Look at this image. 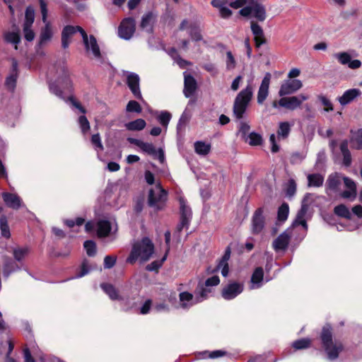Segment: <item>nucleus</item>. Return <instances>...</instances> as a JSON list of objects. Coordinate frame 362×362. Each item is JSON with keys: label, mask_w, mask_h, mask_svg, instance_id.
Wrapping results in <instances>:
<instances>
[{"label": "nucleus", "mask_w": 362, "mask_h": 362, "mask_svg": "<svg viewBox=\"0 0 362 362\" xmlns=\"http://www.w3.org/2000/svg\"><path fill=\"white\" fill-rule=\"evenodd\" d=\"M101 288L104 292L110 297L111 300H121V297L118 294L117 290L110 284H102L100 285Z\"/></svg>", "instance_id": "obj_35"}, {"label": "nucleus", "mask_w": 362, "mask_h": 362, "mask_svg": "<svg viewBox=\"0 0 362 362\" xmlns=\"http://www.w3.org/2000/svg\"><path fill=\"white\" fill-rule=\"evenodd\" d=\"M21 270V267L18 264L9 257L4 258L3 274L8 278L13 272Z\"/></svg>", "instance_id": "obj_31"}, {"label": "nucleus", "mask_w": 362, "mask_h": 362, "mask_svg": "<svg viewBox=\"0 0 362 362\" xmlns=\"http://www.w3.org/2000/svg\"><path fill=\"white\" fill-rule=\"evenodd\" d=\"M199 303H200V299L197 298V294L194 296L191 293L183 291L179 294V302L177 308L182 310H189Z\"/></svg>", "instance_id": "obj_14"}, {"label": "nucleus", "mask_w": 362, "mask_h": 362, "mask_svg": "<svg viewBox=\"0 0 362 362\" xmlns=\"http://www.w3.org/2000/svg\"><path fill=\"white\" fill-rule=\"evenodd\" d=\"M4 38L7 42L15 45V48L17 49V45L20 42V35L18 32H7L4 34Z\"/></svg>", "instance_id": "obj_47"}, {"label": "nucleus", "mask_w": 362, "mask_h": 362, "mask_svg": "<svg viewBox=\"0 0 362 362\" xmlns=\"http://www.w3.org/2000/svg\"><path fill=\"white\" fill-rule=\"evenodd\" d=\"M83 31H85L81 27L76 25H66L62 31V47L63 49H67L71 42L73 35L79 32L82 35Z\"/></svg>", "instance_id": "obj_15"}, {"label": "nucleus", "mask_w": 362, "mask_h": 362, "mask_svg": "<svg viewBox=\"0 0 362 362\" xmlns=\"http://www.w3.org/2000/svg\"><path fill=\"white\" fill-rule=\"evenodd\" d=\"M253 95L252 88L248 84L236 96L233 105V113L237 119H241Z\"/></svg>", "instance_id": "obj_5"}, {"label": "nucleus", "mask_w": 362, "mask_h": 362, "mask_svg": "<svg viewBox=\"0 0 362 362\" xmlns=\"http://www.w3.org/2000/svg\"><path fill=\"white\" fill-rule=\"evenodd\" d=\"M226 65L227 70H233L236 66V62L231 52H226Z\"/></svg>", "instance_id": "obj_57"}, {"label": "nucleus", "mask_w": 362, "mask_h": 362, "mask_svg": "<svg viewBox=\"0 0 362 362\" xmlns=\"http://www.w3.org/2000/svg\"><path fill=\"white\" fill-rule=\"evenodd\" d=\"M127 141L132 144L138 146L144 153H147L157 158L160 163H164L165 160L164 151L160 148L156 150L152 143L144 142L140 139L134 138H128Z\"/></svg>", "instance_id": "obj_6"}, {"label": "nucleus", "mask_w": 362, "mask_h": 362, "mask_svg": "<svg viewBox=\"0 0 362 362\" xmlns=\"http://www.w3.org/2000/svg\"><path fill=\"white\" fill-rule=\"evenodd\" d=\"M308 96L304 94H300L296 96L284 97L279 100L280 107L289 110H294L300 107L303 101L307 100Z\"/></svg>", "instance_id": "obj_11"}, {"label": "nucleus", "mask_w": 362, "mask_h": 362, "mask_svg": "<svg viewBox=\"0 0 362 362\" xmlns=\"http://www.w3.org/2000/svg\"><path fill=\"white\" fill-rule=\"evenodd\" d=\"M49 90L52 93L54 94L58 98L65 100V98L63 95V93L60 89V87L56 83H52L49 84Z\"/></svg>", "instance_id": "obj_61"}, {"label": "nucleus", "mask_w": 362, "mask_h": 362, "mask_svg": "<svg viewBox=\"0 0 362 362\" xmlns=\"http://www.w3.org/2000/svg\"><path fill=\"white\" fill-rule=\"evenodd\" d=\"M308 187H319L322 186L324 177L319 173L309 174L307 176Z\"/></svg>", "instance_id": "obj_34"}, {"label": "nucleus", "mask_w": 362, "mask_h": 362, "mask_svg": "<svg viewBox=\"0 0 362 362\" xmlns=\"http://www.w3.org/2000/svg\"><path fill=\"white\" fill-rule=\"evenodd\" d=\"M340 151L342 155V164L344 166L350 167L352 163L351 154L349 149L348 140H344L340 144Z\"/></svg>", "instance_id": "obj_30"}, {"label": "nucleus", "mask_w": 362, "mask_h": 362, "mask_svg": "<svg viewBox=\"0 0 362 362\" xmlns=\"http://www.w3.org/2000/svg\"><path fill=\"white\" fill-rule=\"evenodd\" d=\"M18 78V64L17 62L13 60L12 64V71L11 74L6 77L5 86L6 88L11 91L14 90L16 81Z\"/></svg>", "instance_id": "obj_28"}, {"label": "nucleus", "mask_w": 362, "mask_h": 362, "mask_svg": "<svg viewBox=\"0 0 362 362\" xmlns=\"http://www.w3.org/2000/svg\"><path fill=\"white\" fill-rule=\"evenodd\" d=\"M291 126L292 124L288 122H280L277 130V136L279 139H286L291 132Z\"/></svg>", "instance_id": "obj_37"}, {"label": "nucleus", "mask_w": 362, "mask_h": 362, "mask_svg": "<svg viewBox=\"0 0 362 362\" xmlns=\"http://www.w3.org/2000/svg\"><path fill=\"white\" fill-rule=\"evenodd\" d=\"M211 292V287H206L204 286V284L199 283L196 289L195 294H197V298L200 299L201 303L204 300L206 299Z\"/></svg>", "instance_id": "obj_36"}, {"label": "nucleus", "mask_w": 362, "mask_h": 362, "mask_svg": "<svg viewBox=\"0 0 362 362\" xmlns=\"http://www.w3.org/2000/svg\"><path fill=\"white\" fill-rule=\"evenodd\" d=\"M311 341L310 339L308 338H303L298 340H296L293 342L292 346L296 350H300L308 348L310 345Z\"/></svg>", "instance_id": "obj_50"}, {"label": "nucleus", "mask_w": 362, "mask_h": 362, "mask_svg": "<svg viewBox=\"0 0 362 362\" xmlns=\"http://www.w3.org/2000/svg\"><path fill=\"white\" fill-rule=\"evenodd\" d=\"M194 149L197 154L206 156L211 150V145L203 141H197L194 143Z\"/></svg>", "instance_id": "obj_42"}, {"label": "nucleus", "mask_w": 362, "mask_h": 362, "mask_svg": "<svg viewBox=\"0 0 362 362\" xmlns=\"http://www.w3.org/2000/svg\"><path fill=\"white\" fill-rule=\"evenodd\" d=\"M361 95V91L358 88H351L346 90L343 95L338 98L339 103L344 106Z\"/></svg>", "instance_id": "obj_26"}, {"label": "nucleus", "mask_w": 362, "mask_h": 362, "mask_svg": "<svg viewBox=\"0 0 362 362\" xmlns=\"http://www.w3.org/2000/svg\"><path fill=\"white\" fill-rule=\"evenodd\" d=\"M64 224H66L69 228H74V226H81L85 223V218L81 217L76 218L75 219H66L64 221Z\"/></svg>", "instance_id": "obj_55"}, {"label": "nucleus", "mask_w": 362, "mask_h": 362, "mask_svg": "<svg viewBox=\"0 0 362 362\" xmlns=\"http://www.w3.org/2000/svg\"><path fill=\"white\" fill-rule=\"evenodd\" d=\"M167 199V192L162 188L159 183L151 189L148 194V204L156 209H160L164 206Z\"/></svg>", "instance_id": "obj_7"}, {"label": "nucleus", "mask_w": 362, "mask_h": 362, "mask_svg": "<svg viewBox=\"0 0 362 362\" xmlns=\"http://www.w3.org/2000/svg\"><path fill=\"white\" fill-rule=\"evenodd\" d=\"M291 234L288 230L281 233L272 243V247L276 252L284 251L289 243Z\"/></svg>", "instance_id": "obj_20"}, {"label": "nucleus", "mask_w": 362, "mask_h": 362, "mask_svg": "<svg viewBox=\"0 0 362 362\" xmlns=\"http://www.w3.org/2000/svg\"><path fill=\"white\" fill-rule=\"evenodd\" d=\"M302 86L303 83L298 79L288 81L281 86L279 94L280 96L290 95L299 90Z\"/></svg>", "instance_id": "obj_18"}, {"label": "nucleus", "mask_w": 362, "mask_h": 362, "mask_svg": "<svg viewBox=\"0 0 362 362\" xmlns=\"http://www.w3.org/2000/svg\"><path fill=\"white\" fill-rule=\"evenodd\" d=\"M2 198L6 205L13 209H18L22 206V199L16 194L4 192Z\"/></svg>", "instance_id": "obj_23"}, {"label": "nucleus", "mask_w": 362, "mask_h": 362, "mask_svg": "<svg viewBox=\"0 0 362 362\" xmlns=\"http://www.w3.org/2000/svg\"><path fill=\"white\" fill-rule=\"evenodd\" d=\"M0 229L1 235L6 238H9L11 236V233L9 230V227L8 225V221L6 217L3 215L0 218Z\"/></svg>", "instance_id": "obj_46"}, {"label": "nucleus", "mask_w": 362, "mask_h": 362, "mask_svg": "<svg viewBox=\"0 0 362 362\" xmlns=\"http://www.w3.org/2000/svg\"><path fill=\"white\" fill-rule=\"evenodd\" d=\"M296 183L293 179H290L286 183L285 192L288 197H292L296 192Z\"/></svg>", "instance_id": "obj_51"}, {"label": "nucleus", "mask_w": 362, "mask_h": 362, "mask_svg": "<svg viewBox=\"0 0 362 362\" xmlns=\"http://www.w3.org/2000/svg\"><path fill=\"white\" fill-rule=\"evenodd\" d=\"M32 26H23V35L26 40L31 42L35 38V33L32 30Z\"/></svg>", "instance_id": "obj_64"}, {"label": "nucleus", "mask_w": 362, "mask_h": 362, "mask_svg": "<svg viewBox=\"0 0 362 362\" xmlns=\"http://www.w3.org/2000/svg\"><path fill=\"white\" fill-rule=\"evenodd\" d=\"M123 76L126 78V83L135 98L142 100V95L140 90V78L139 75L128 71H123Z\"/></svg>", "instance_id": "obj_10"}, {"label": "nucleus", "mask_w": 362, "mask_h": 362, "mask_svg": "<svg viewBox=\"0 0 362 362\" xmlns=\"http://www.w3.org/2000/svg\"><path fill=\"white\" fill-rule=\"evenodd\" d=\"M271 81V74L269 73H267L260 84V86L257 93V103L259 104H262L264 101L267 99L269 95V88Z\"/></svg>", "instance_id": "obj_21"}, {"label": "nucleus", "mask_w": 362, "mask_h": 362, "mask_svg": "<svg viewBox=\"0 0 362 362\" xmlns=\"http://www.w3.org/2000/svg\"><path fill=\"white\" fill-rule=\"evenodd\" d=\"M260 0H235L230 2L233 8H242L239 11L240 15L244 17L252 16L260 22L267 18L266 8Z\"/></svg>", "instance_id": "obj_1"}, {"label": "nucleus", "mask_w": 362, "mask_h": 362, "mask_svg": "<svg viewBox=\"0 0 362 362\" xmlns=\"http://www.w3.org/2000/svg\"><path fill=\"white\" fill-rule=\"evenodd\" d=\"M126 110L129 112L141 113L142 109L138 102L135 100H130L127 105Z\"/></svg>", "instance_id": "obj_54"}, {"label": "nucleus", "mask_w": 362, "mask_h": 362, "mask_svg": "<svg viewBox=\"0 0 362 362\" xmlns=\"http://www.w3.org/2000/svg\"><path fill=\"white\" fill-rule=\"evenodd\" d=\"M83 247L88 256L93 257L96 253V245L93 240H86L83 243Z\"/></svg>", "instance_id": "obj_52"}, {"label": "nucleus", "mask_w": 362, "mask_h": 362, "mask_svg": "<svg viewBox=\"0 0 362 362\" xmlns=\"http://www.w3.org/2000/svg\"><path fill=\"white\" fill-rule=\"evenodd\" d=\"M244 290V284L240 282H230L222 290V297L225 300H232L240 295Z\"/></svg>", "instance_id": "obj_12"}, {"label": "nucleus", "mask_w": 362, "mask_h": 362, "mask_svg": "<svg viewBox=\"0 0 362 362\" xmlns=\"http://www.w3.org/2000/svg\"><path fill=\"white\" fill-rule=\"evenodd\" d=\"M343 182L346 189L340 194L341 197L351 201L354 200L357 195L356 182L346 176H344Z\"/></svg>", "instance_id": "obj_16"}, {"label": "nucleus", "mask_w": 362, "mask_h": 362, "mask_svg": "<svg viewBox=\"0 0 362 362\" xmlns=\"http://www.w3.org/2000/svg\"><path fill=\"white\" fill-rule=\"evenodd\" d=\"M78 124L81 129V131L83 135H86L88 133L90 130V123L85 115H81L78 119Z\"/></svg>", "instance_id": "obj_48"}, {"label": "nucleus", "mask_w": 362, "mask_h": 362, "mask_svg": "<svg viewBox=\"0 0 362 362\" xmlns=\"http://www.w3.org/2000/svg\"><path fill=\"white\" fill-rule=\"evenodd\" d=\"M264 228V217L263 216V209H257L252 218V232L254 234L260 233Z\"/></svg>", "instance_id": "obj_17"}, {"label": "nucleus", "mask_w": 362, "mask_h": 362, "mask_svg": "<svg viewBox=\"0 0 362 362\" xmlns=\"http://www.w3.org/2000/svg\"><path fill=\"white\" fill-rule=\"evenodd\" d=\"M230 249L229 247H228L225 251L224 255H223L221 259L219 260V262L216 266V268L214 270H213L212 272L221 269V274L225 277L227 276L228 274V272H229L228 262L230 259Z\"/></svg>", "instance_id": "obj_29"}, {"label": "nucleus", "mask_w": 362, "mask_h": 362, "mask_svg": "<svg viewBox=\"0 0 362 362\" xmlns=\"http://www.w3.org/2000/svg\"><path fill=\"white\" fill-rule=\"evenodd\" d=\"M35 20L34 9L29 6L25 10V21L23 26H32Z\"/></svg>", "instance_id": "obj_49"}, {"label": "nucleus", "mask_w": 362, "mask_h": 362, "mask_svg": "<svg viewBox=\"0 0 362 362\" xmlns=\"http://www.w3.org/2000/svg\"><path fill=\"white\" fill-rule=\"evenodd\" d=\"M351 141L356 144L355 148L356 149L362 148V129H358L354 133Z\"/></svg>", "instance_id": "obj_56"}, {"label": "nucleus", "mask_w": 362, "mask_h": 362, "mask_svg": "<svg viewBox=\"0 0 362 362\" xmlns=\"http://www.w3.org/2000/svg\"><path fill=\"white\" fill-rule=\"evenodd\" d=\"M91 143L94 146L96 151H103V146L101 142L100 136L99 134H93L91 137Z\"/></svg>", "instance_id": "obj_60"}, {"label": "nucleus", "mask_w": 362, "mask_h": 362, "mask_svg": "<svg viewBox=\"0 0 362 362\" xmlns=\"http://www.w3.org/2000/svg\"><path fill=\"white\" fill-rule=\"evenodd\" d=\"M146 123L143 119H136L125 124L126 128L130 131H141L145 128Z\"/></svg>", "instance_id": "obj_40"}, {"label": "nucleus", "mask_w": 362, "mask_h": 362, "mask_svg": "<svg viewBox=\"0 0 362 362\" xmlns=\"http://www.w3.org/2000/svg\"><path fill=\"white\" fill-rule=\"evenodd\" d=\"M30 252V249L27 246L24 247H15L12 250V253L13 258L17 262H21L23 261L25 257L28 255Z\"/></svg>", "instance_id": "obj_33"}, {"label": "nucleus", "mask_w": 362, "mask_h": 362, "mask_svg": "<svg viewBox=\"0 0 362 362\" xmlns=\"http://www.w3.org/2000/svg\"><path fill=\"white\" fill-rule=\"evenodd\" d=\"M334 57L343 65L349 64V62L351 59L350 54L346 52L336 53L334 54Z\"/></svg>", "instance_id": "obj_53"}, {"label": "nucleus", "mask_w": 362, "mask_h": 362, "mask_svg": "<svg viewBox=\"0 0 362 362\" xmlns=\"http://www.w3.org/2000/svg\"><path fill=\"white\" fill-rule=\"evenodd\" d=\"M135 32V21L132 18L124 19L118 28V35L119 37L128 40Z\"/></svg>", "instance_id": "obj_13"}, {"label": "nucleus", "mask_w": 362, "mask_h": 362, "mask_svg": "<svg viewBox=\"0 0 362 362\" xmlns=\"http://www.w3.org/2000/svg\"><path fill=\"white\" fill-rule=\"evenodd\" d=\"M152 21H153V14L151 13H148L142 17L141 22V27L146 30L147 32L152 31Z\"/></svg>", "instance_id": "obj_45"}, {"label": "nucleus", "mask_w": 362, "mask_h": 362, "mask_svg": "<svg viewBox=\"0 0 362 362\" xmlns=\"http://www.w3.org/2000/svg\"><path fill=\"white\" fill-rule=\"evenodd\" d=\"M320 339L322 347L330 361L336 360L343 351L344 346L339 340L333 339L332 327L327 325L322 327Z\"/></svg>", "instance_id": "obj_3"}, {"label": "nucleus", "mask_w": 362, "mask_h": 362, "mask_svg": "<svg viewBox=\"0 0 362 362\" xmlns=\"http://www.w3.org/2000/svg\"><path fill=\"white\" fill-rule=\"evenodd\" d=\"M318 99L320 100L322 105L325 106L324 111L331 112L334 110L332 102L327 97L320 95L318 96Z\"/></svg>", "instance_id": "obj_58"}, {"label": "nucleus", "mask_w": 362, "mask_h": 362, "mask_svg": "<svg viewBox=\"0 0 362 362\" xmlns=\"http://www.w3.org/2000/svg\"><path fill=\"white\" fill-rule=\"evenodd\" d=\"M57 82L61 84V86L64 89L69 90L71 87V82L69 77L67 71L64 72V76L63 78H59Z\"/></svg>", "instance_id": "obj_59"}, {"label": "nucleus", "mask_w": 362, "mask_h": 362, "mask_svg": "<svg viewBox=\"0 0 362 362\" xmlns=\"http://www.w3.org/2000/svg\"><path fill=\"white\" fill-rule=\"evenodd\" d=\"M154 252V245L148 238H143L141 240L136 241L133 246L127 262L134 264L137 259L141 262L148 261Z\"/></svg>", "instance_id": "obj_4"}, {"label": "nucleus", "mask_w": 362, "mask_h": 362, "mask_svg": "<svg viewBox=\"0 0 362 362\" xmlns=\"http://www.w3.org/2000/svg\"><path fill=\"white\" fill-rule=\"evenodd\" d=\"M264 270L262 267H257L253 272L250 279V289H257L264 284Z\"/></svg>", "instance_id": "obj_25"}, {"label": "nucleus", "mask_w": 362, "mask_h": 362, "mask_svg": "<svg viewBox=\"0 0 362 362\" xmlns=\"http://www.w3.org/2000/svg\"><path fill=\"white\" fill-rule=\"evenodd\" d=\"M189 35L192 40L198 42L202 40V36L200 30L197 27H192L189 31Z\"/></svg>", "instance_id": "obj_63"}, {"label": "nucleus", "mask_w": 362, "mask_h": 362, "mask_svg": "<svg viewBox=\"0 0 362 362\" xmlns=\"http://www.w3.org/2000/svg\"><path fill=\"white\" fill-rule=\"evenodd\" d=\"M94 228L99 238H104L107 236L112 230V223L107 220H100L95 224L92 221H88L85 224L86 232H90Z\"/></svg>", "instance_id": "obj_8"}, {"label": "nucleus", "mask_w": 362, "mask_h": 362, "mask_svg": "<svg viewBox=\"0 0 362 362\" xmlns=\"http://www.w3.org/2000/svg\"><path fill=\"white\" fill-rule=\"evenodd\" d=\"M252 33L254 35V40L257 47L266 42L264 32L260 25L257 23L252 21L250 23Z\"/></svg>", "instance_id": "obj_27"}, {"label": "nucleus", "mask_w": 362, "mask_h": 362, "mask_svg": "<svg viewBox=\"0 0 362 362\" xmlns=\"http://www.w3.org/2000/svg\"><path fill=\"white\" fill-rule=\"evenodd\" d=\"M334 212L337 216L339 217L345 218L347 219H351V212L344 204H339L336 206L334 209Z\"/></svg>", "instance_id": "obj_41"}, {"label": "nucleus", "mask_w": 362, "mask_h": 362, "mask_svg": "<svg viewBox=\"0 0 362 362\" xmlns=\"http://www.w3.org/2000/svg\"><path fill=\"white\" fill-rule=\"evenodd\" d=\"M289 206L287 203H283L277 211V222L281 223L285 222L288 216Z\"/></svg>", "instance_id": "obj_38"}, {"label": "nucleus", "mask_w": 362, "mask_h": 362, "mask_svg": "<svg viewBox=\"0 0 362 362\" xmlns=\"http://www.w3.org/2000/svg\"><path fill=\"white\" fill-rule=\"evenodd\" d=\"M88 272H89V267H88V261L84 260L81 267V272L78 274H77L75 276L71 278L70 279L81 278V277L84 276L85 275H86L87 274H88Z\"/></svg>", "instance_id": "obj_62"}, {"label": "nucleus", "mask_w": 362, "mask_h": 362, "mask_svg": "<svg viewBox=\"0 0 362 362\" xmlns=\"http://www.w3.org/2000/svg\"><path fill=\"white\" fill-rule=\"evenodd\" d=\"M39 2L40 12L42 14V21L45 25L40 29L38 41L35 48L37 54L44 55V52L42 49L51 42L54 35V32L51 23L47 20V4L45 0H39Z\"/></svg>", "instance_id": "obj_2"}, {"label": "nucleus", "mask_w": 362, "mask_h": 362, "mask_svg": "<svg viewBox=\"0 0 362 362\" xmlns=\"http://www.w3.org/2000/svg\"><path fill=\"white\" fill-rule=\"evenodd\" d=\"M157 119L159 123L165 128L167 129L168 125L171 119V114L168 111L155 112Z\"/></svg>", "instance_id": "obj_39"}, {"label": "nucleus", "mask_w": 362, "mask_h": 362, "mask_svg": "<svg viewBox=\"0 0 362 362\" xmlns=\"http://www.w3.org/2000/svg\"><path fill=\"white\" fill-rule=\"evenodd\" d=\"M244 139L251 146H258L262 142V136L255 132L250 133Z\"/></svg>", "instance_id": "obj_43"}, {"label": "nucleus", "mask_w": 362, "mask_h": 362, "mask_svg": "<svg viewBox=\"0 0 362 362\" xmlns=\"http://www.w3.org/2000/svg\"><path fill=\"white\" fill-rule=\"evenodd\" d=\"M180 218L189 221L192 218V211L190 207L187 204L185 198L180 197L179 198Z\"/></svg>", "instance_id": "obj_32"}, {"label": "nucleus", "mask_w": 362, "mask_h": 362, "mask_svg": "<svg viewBox=\"0 0 362 362\" xmlns=\"http://www.w3.org/2000/svg\"><path fill=\"white\" fill-rule=\"evenodd\" d=\"M82 39L86 52L91 54L95 59L101 60L102 55L96 38L92 35L88 36L86 31H83Z\"/></svg>", "instance_id": "obj_9"}, {"label": "nucleus", "mask_w": 362, "mask_h": 362, "mask_svg": "<svg viewBox=\"0 0 362 362\" xmlns=\"http://www.w3.org/2000/svg\"><path fill=\"white\" fill-rule=\"evenodd\" d=\"M308 206L307 204H304V202L302 203L300 209L298 211L296 218L293 222V227H296L298 226H302L305 232L308 230V225H307V219H306V215L308 213Z\"/></svg>", "instance_id": "obj_24"}, {"label": "nucleus", "mask_w": 362, "mask_h": 362, "mask_svg": "<svg viewBox=\"0 0 362 362\" xmlns=\"http://www.w3.org/2000/svg\"><path fill=\"white\" fill-rule=\"evenodd\" d=\"M184 95L186 98L191 97L195 92L197 84L194 78L190 74H187V71L184 72Z\"/></svg>", "instance_id": "obj_22"}, {"label": "nucleus", "mask_w": 362, "mask_h": 362, "mask_svg": "<svg viewBox=\"0 0 362 362\" xmlns=\"http://www.w3.org/2000/svg\"><path fill=\"white\" fill-rule=\"evenodd\" d=\"M199 355L200 356L201 358H217L226 355V352L222 350H216L211 352L205 351L199 353Z\"/></svg>", "instance_id": "obj_44"}, {"label": "nucleus", "mask_w": 362, "mask_h": 362, "mask_svg": "<svg viewBox=\"0 0 362 362\" xmlns=\"http://www.w3.org/2000/svg\"><path fill=\"white\" fill-rule=\"evenodd\" d=\"M344 179V175L339 173H334L329 175L326 182L327 191L334 192H339Z\"/></svg>", "instance_id": "obj_19"}]
</instances>
